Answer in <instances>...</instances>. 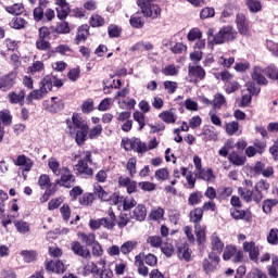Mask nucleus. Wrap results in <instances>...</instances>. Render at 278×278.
Returning a JSON list of instances; mask_svg holds the SVG:
<instances>
[{
  "mask_svg": "<svg viewBox=\"0 0 278 278\" xmlns=\"http://www.w3.org/2000/svg\"><path fill=\"white\" fill-rule=\"evenodd\" d=\"M71 251L77 257H81L83 260H92V253H90V249L83 245L79 241L71 242Z\"/></svg>",
  "mask_w": 278,
  "mask_h": 278,
  "instance_id": "obj_7",
  "label": "nucleus"
},
{
  "mask_svg": "<svg viewBox=\"0 0 278 278\" xmlns=\"http://www.w3.org/2000/svg\"><path fill=\"white\" fill-rule=\"evenodd\" d=\"M233 194V189L231 187H220L217 190V199L219 201H225V199H229Z\"/></svg>",
  "mask_w": 278,
  "mask_h": 278,
  "instance_id": "obj_39",
  "label": "nucleus"
},
{
  "mask_svg": "<svg viewBox=\"0 0 278 278\" xmlns=\"http://www.w3.org/2000/svg\"><path fill=\"white\" fill-rule=\"evenodd\" d=\"M162 73L166 77H175L179 75V70L175 66V64H169L162 70Z\"/></svg>",
  "mask_w": 278,
  "mask_h": 278,
  "instance_id": "obj_47",
  "label": "nucleus"
},
{
  "mask_svg": "<svg viewBox=\"0 0 278 278\" xmlns=\"http://www.w3.org/2000/svg\"><path fill=\"white\" fill-rule=\"evenodd\" d=\"M25 94H27L25 89H21L18 93H16L15 91L10 92L8 94V98L12 105H25Z\"/></svg>",
  "mask_w": 278,
  "mask_h": 278,
  "instance_id": "obj_14",
  "label": "nucleus"
},
{
  "mask_svg": "<svg viewBox=\"0 0 278 278\" xmlns=\"http://www.w3.org/2000/svg\"><path fill=\"white\" fill-rule=\"evenodd\" d=\"M218 264H220V256L211 252L208 253V258L203 260L202 267L206 275H211V273H216V270H218Z\"/></svg>",
  "mask_w": 278,
  "mask_h": 278,
  "instance_id": "obj_4",
  "label": "nucleus"
},
{
  "mask_svg": "<svg viewBox=\"0 0 278 278\" xmlns=\"http://www.w3.org/2000/svg\"><path fill=\"white\" fill-rule=\"evenodd\" d=\"M264 75H266L265 68L255 66L251 77L258 86H268V79Z\"/></svg>",
  "mask_w": 278,
  "mask_h": 278,
  "instance_id": "obj_12",
  "label": "nucleus"
},
{
  "mask_svg": "<svg viewBox=\"0 0 278 278\" xmlns=\"http://www.w3.org/2000/svg\"><path fill=\"white\" fill-rule=\"evenodd\" d=\"M16 84V73L10 72L9 74L0 77V90L3 92H8V90H12Z\"/></svg>",
  "mask_w": 278,
  "mask_h": 278,
  "instance_id": "obj_9",
  "label": "nucleus"
},
{
  "mask_svg": "<svg viewBox=\"0 0 278 278\" xmlns=\"http://www.w3.org/2000/svg\"><path fill=\"white\" fill-rule=\"evenodd\" d=\"M270 189V184L268 181L261 179L256 185L254 186V191H242L241 189V195H243V201L245 203H251L253 201L254 203H262V199H264V193L262 192H268Z\"/></svg>",
  "mask_w": 278,
  "mask_h": 278,
  "instance_id": "obj_2",
  "label": "nucleus"
},
{
  "mask_svg": "<svg viewBox=\"0 0 278 278\" xmlns=\"http://www.w3.org/2000/svg\"><path fill=\"white\" fill-rule=\"evenodd\" d=\"M46 270L50 273H56L58 275H62L64 273V263L62 261H48L46 262Z\"/></svg>",
  "mask_w": 278,
  "mask_h": 278,
  "instance_id": "obj_19",
  "label": "nucleus"
},
{
  "mask_svg": "<svg viewBox=\"0 0 278 278\" xmlns=\"http://www.w3.org/2000/svg\"><path fill=\"white\" fill-rule=\"evenodd\" d=\"M48 166L55 177H60L62 169H60V162H58V159L50 157L48 160Z\"/></svg>",
  "mask_w": 278,
  "mask_h": 278,
  "instance_id": "obj_36",
  "label": "nucleus"
},
{
  "mask_svg": "<svg viewBox=\"0 0 278 278\" xmlns=\"http://www.w3.org/2000/svg\"><path fill=\"white\" fill-rule=\"evenodd\" d=\"M148 244H150V247H153L154 249H160V247H162V237L160 236H150L147 239Z\"/></svg>",
  "mask_w": 278,
  "mask_h": 278,
  "instance_id": "obj_57",
  "label": "nucleus"
},
{
  "mask_svg": "<svg viewBox=\"0 0 278 278\" xmlns=\"http://www.w3.org/2000/svg\"><path fill=\"white\" fill-rule=\"evenodd\" d=\"M163 86L168 94H175V92H177V88H179V85L177 84V81H173V80H165L163 83Z\"/></svg>",
  "mask_w": 278,
  "mask_h": 278,
  "instance_id": "obj_50",
  "label": "nucleus"
},
{
  "mask_svg": "<svg viewBox=\"0 0 278 278\" xmlns=\"http://www.w3.org/2000/svg\"><path fill=\"white\" fill-rule=\"evenodd\" d=\"M123 210L124 212H129V210H132V207H136L138 205V202H136V199L131 197L123 198Z\"/></svg>",
  "mask_w": 278,
  "mask_h": 278,
  "instance_id": "obj_43",
  "label": "nucleus"
},
{
  "mask_svg": "<svg viewBox=\"0 0 278 278\" xmlns=\"http://www.w3.org/2000/svg\"><path fill=\"white\" fill-rule=\"evenodd\" d=\"M130 216L135 220H138L139 223H142V220H144L147 218V206H144L143 204H138L132 210V213H131Z\"/></svg>",
  "mask_w": 278,
  "mask_h": 278,
  "instance_id": "obj_20",
  "label": "nucleus"
},
{
  "mask_svg": "<svg viewBox=\"0 0 278 278\" xmlns=\"http://www.w3.org/2000/svg\"><path fill=\"white\" fill-rule=\"evenodd\" d=\"M245 86L249 94H251L252 97H254V94H257L262 90V88H260V85L255 84L254 81H250Z\"/></svg>",
  "mask_w": 278,
  "mask_h": 278,
  "instance_id": "obj_63",
  "label": "nucleus"
},
{
  "mask_svg": "<svg viewBox=\"0 0 278 278\" xmlns=\"http://www.w3.org/2000/svg\"><path fill=\"white\" fill-rule=\"evenodd\" d=\"M136 247H138V242L126 241L121 245V253H123V255H129V253H131Z\"/></svg>",
  "mask_w": 278,
  "mask_h": 278,
  "instance_id": "obj_40",
  "label": "nucleus"
},
{
  "mask_svg": "<svg viewBox=\"0 0 278 278\" xmlns=\"http://www.w3.org/2000/svg\"><path fill=\"white\" fill-rule=\"evenodd\" d=\"M90 29V26L88 25H81L80 27H78V34L76 35L75 38V45H79V42L84 41L86 42L87 38L86 35L88 34Z\"/></svg>",
  "mask_w": 278,
  "mask_h": 278,
  "instance_id": "obj_30",
  "label": "nucleus"
},
{
  "mask_svg": "<svg viewBox=\"0 0 278 278\" xmlns=\"http://www.w3.org/2000/svg\"><path fill=\"white\" fill-rule=\"evenodd\" d=\"M102 269L99 270V267L97 266V264L92 263L91 264V273H93V275H99L100 278H113L114 277V271H112V269L108 266H105V261H101Z\"/></svg>",
  "mask_w": 278,
  "mask_h": 278,
  "instance_id": "obj_10",
  "label": "nucleus"
},
{
  "mask_svg": "<svg viewBox=\"0 0 278 278\" xmlns=\"http://www.w3.org/2000/svg\"><path fill=\"white\" fill-rule=\"evenodd\" d=\"M228 162L235 166H244L247 164V157L241 156L238 152H231L228 154Z\"/></svg>",
  "mask_w": 278,
  "mask_h": 278,
  "instance_id": "obj_27",
  "label": "nucleus"
},
{
  "mask_svg": "<svg viewBox=\"0 0 278 278\" xmlns=\"http://www.w3.org/2000/svg\"><path fill=\"white\" fill-rule=\"evenodd\" d=\"M191 255H192V251H190V248L187 244L178 247L179 260H185V262H190Z\"/></svg>",
  "mask_w": 278,
  "mask_h": 278,
  "instance_id": "obj_33",
  "label": "nucleus"
},
{
  "mask_svg": "<svg viewBox=\"0 0 278 278\" xmlns=\"http://www.w3.org/2000/svg\"><path fill=\"white\" fill-rule=\"evenodd\" d=\"M157 181H166L169 177L168 168H160L154 174Z\"/></svg>",
  "mask_w": 278,
  "mask_h": 278,
  "instance_id": "obj_59",
  "label": "nucleus"
},
{
  "mask_svg": "<svg viewBox=\"0 0 278 278\" xmlns=\"http://www.w3.org/2000/svg\"><path fill=\"white\" fill-rule=\"evenodd\" d=\"M90 25L91 27H103L105 25V18L101 15H93L90 17Z\"/></svg>",
  "mask_w": 278,
  "mask_h": 278,
  "instance_id": "obj_56",
  "label": "nucleus"
},
{
  "mask_svg": "<svg viewBox=\"0 0 278 278\" xmlns=\"http://www.w3.org/2000/svg\"><path fill=\"white\" fill-rule=\"evenodd\" d=\"M62 203H64V198L62 197L52 199L48 203V210L50 212H53V210H58V207H60Z\"/></svg>",
  "mask_w": 278,
  "mask_h": 278,
  "instance_id": "obj_62",
  "label": "nucleus"
},
{
  "mask_svg": "<svg viewBox=\"0 0 278 278\" xmlns=\"http://www.w3.org/2000/svg\"><path fill=\"white\" fill-rule=\"evenodd\" d=\"M67 132L70 136H74L76 144L81 147L88 136L90 140L99 138L103 134V126L98 124L96 127L91 128L88 126V122L84 119L78 113H73L72 118L66 119Z\"/></svg>",
  "mask_w": 278,
  "mask_h": 278,
  "instance_id": "obj_1",
  "label": "nucleus"
},
{
  "mask_svg": "<svg viewBox=\"0 0 278 278\" xmlns=\"http://www.w3.org/2000/svg\"><path fill=\"white\" fill-rule=\"evenodd\" d=\"M225 131L228 136H240L242 134V129H240V124L236 121L227 123Z\"/></svg>",
  "mask_w": 278,
  "mask_h": 278,
  "instance_id": "obj_24",
  "label": "nucleus"
},
{
  "mask_svg": "<svg viewBox=\"0 0 278 278\" xmlns=\"http://www.w3.org/2000/svg\"><path fill=\"white\" fill-rule=\"evenodd\" d=\"M135 266L138 268V273L142 277L149 276V267L144 265V253H140L135 256Z\"/></svg>",
  "mask_w": 278,
  "mask_h": 278,
  "instance_id": "obj_17",
  "label": "nucleus"
},
{
  "mask_svg": "<svg viewBox=\"0 0 278 278\" xmlns=\"http://www.w3.org/2000/svg\"><path fill=\"white\" fill-rule=\"evenodd\" d=\"M80 205L88 206L91 203H94V194L93 193H84L79 198Z\"/></svg>",
  "mask_w": 278,
  "mask_h": 278,
  "instance_id": "obj_52",
  "label": "nucleus"
},
{
  "mask_svg": "<svg viewBox=\"0 0 278 278\" xmlns=\"http://www.w3.org/2000/svg\"><path fill=\"white\" fill-rule=\"evenodd\" d=\"M5 10H7V12H9V14L20 16V14H22L24 12L25 7H23V4H21V3H15L13 5L7 7Z\"/></svg>",
  "mask_w": 278,
  "mask_h": 278,
  "instance_id": "obj_44",
  "label": "nucleus"
},
{
  "mask_svg": "<svg viewBox=\"0 0 278 278\" xmlns=\"http://www.w3.org/2000/svg\"><path fill=\"white\" fill-rule=\"evenodd\" d=\"M267 242L271 244V247H277L278 244V229L271 228L267 235Z\"/></svg>",
  "mask_w": 278,
  "mask_h": 278,
  "instance_id": "obj_48",
  "label": "nucleus"
},
{
  "mask_svg": "<svg viewBox=\"0 0 278 278\" xmlns=\"http://www.w3.org/2000/svg\"><path fill=\"white\" fill-rule=\"evenodd\" d=\"M68 14H71V7L68 5V3L61 4L59 5V8H56V16L58 18H60V21H64V18H66Z\"/></svg>",
  "mask_w": 278,
  "mask_h": 278,
  "instance_id": "obj_38",
  "label": "nucleus"
},
{
  "mask_svg": "<svg viewBox=\"0 0 278 278\" xmlns=\"http://www.w3.org/2000/svg\"><path fill=\"white\" fill-rule=\"evenodd\" d=\"M60 176L61 179L55 180L58 186H61V188H73V184H75V175H73V172H71L68 167H62Z\"/></svg>",
  "mask_w": 278,
  "mask_h": 278,
  "instance_id": "obj_5",
  "label": "nucleus"
},
{
  "mask_svg": "<svg viewBox=\"0 0 278 278\" xmlns=\"http://www.w3.org/2000/svg\"><path fill=\"white\" fill-rule=\"evenodd\" d=\"M15 166H24V173H29L34 168V161L25 154H20L14 161Z\"/></svg>",
  "mask_w": 278,
  "mask_h": 278,
  "instance_id": "obj_13",
  "label": "nucleus"
},
{
  "mask_svg": "<svg viewBox=\"0 0 278 278\" xmlns=\"http://www.w3.org/2000/svg\"><path fill=\"white\" fill-rule=\"evenodd\" d=\"M189 218L191 223L195 225H201V220H203V210L201 207H195L189 213Z\"/></svg>",
  "mask_w": 278,
  "mask_h": 278,
  "instance_id": "obj_28",
  "label": "nucleus"
},
{
  "mask_svg": "<svg viewBox=\"0 0 278 278\" xmlns=\"http://www.w3.org/2000/svg\"><path fill=\"white\" fill-rule=\"evenodd\" d=\"M238 38V30L231 25L223 26L214 36V45H225V42H233Z\"/></svg>",
  "mask_w": 278,
  "mask_h": 278,
  "instance_id": "obj_3",
  "label": "nucleus"
},
{
  "mask_svg": "<svg viewBox=\"0 0 278 278\" xmlns=\"http://www.w3.org/2000/svg\"><path fill=\"white\" fill-rule=\"evenodd\" d=\"M25 25H27V21L23 17H15L10 23L12 29H25Z\"/></svg>",
  "mask_w": 278,
  "mask_h": 278,
  "instance_id": "obj_49",
  "label": "nucleus"
},
{
  "mask_svg": "<svg viewBox=\"0 0 278 278\" xmlns=\"http://www.w3.org/2000/svg\"><path fill=\"white\" fill-rule=\"evenodd\" d=\"M45 108L51 114H58V112H62V110H64V101L58 99V97H52L50 104Z\"/></svg>",
  "mask_w": 278,
  "mask_h": 278,
  "instance_id": "obj_15",
  "label": "nucleus"
},
{
  "mask_svg": "<svg viewBox=\"0 0 278 278\" xmlns=\"http://www.w3.org/2000/svg\"><path fill=\"white\" fill-rule=\"evenodd\" d=\"M93 192L94 194H97L98 199H101L102 201H110L111 197H110V192L104 191L103 187L99 184H96L93 186Z\"/></svg>",
  "mask_w": 278,
  "mask_h": 278,
  "instance_id": "obj_32",
  "label": "nucleus"
},
{
  "mask_svg": "<svg viewBox=\"0 0 278 278\" xmlns=\"http://www.w3.org/2000/svg\"><path fill=\"white\" fill-rule=\"evenodd\" d=\"M77 236L86 247H92L97 243V235L94 232H77Z\"/></svg>",
  "mask_w": 278,
  "mask_h": 278,
  "instance_id": "obj_22",
  "label": "nucleus"
},
{
  "mask_svg": "<svg viewBox=\"0 0 278 278\" xmlns=\"http://www.w3.org/2000/svg\"><path fill=\"white\" fill-rule=\"evenodd\" d=\"M36 49L39 51H49V49H51V43L47 41V39L38 38L36 40Z\"/></svg>",
  "mask_w": 278,
  "mask_h": 278,
  "instance_id": "obj_58",
  "label": "nucleus"
},
{
  "mask_svg": "<svg viewBox=\"0 0 278 278\" xmlns=\"http://www.w3.org/2000/svg\"><path fill=\"white\" fill-rule=\"evenodd\" d=\"M60 214L63 220H65V223H68V220H71V206H68V204H63L60 207Z\"/></svg>",
  "mask_w": 278,
  "mask_h": 278,
  "instance_id": "obj_61",
  "label": "nucleus"
},
{
  "mask_svg": "<svg viewBox=\"0 0 278 278\" xmlns=\"http://www.w3.org/2000/svg\"><path fill=\"white\" fill-rule=\"evenodd\" d=\"M91 247H92L91 255H93V257H102L103 256V247L101 245V243H99V241L93 243Z\"/></svg>",
  "mask_w": 278,
  "mask_h": 278,
  "instance_id": "obj_60",
  "label": "nucleus"
},
{
  "mask_svg": "<svg viewBox=\"0 0 278 278\" xmlns=\"http://www.w3.org/2000/svg\"><path fill=\"white\" fill-rule=\"evenodd\" d=\"M159 118H161V121H163V123H166L167 125H173L174 123H177V115H175L173 110L163 111L159 114Z\"/></svg>",
  "mask_w": 278,
  "mask_h": 278,
  "instance_id": "obj_26",
  "label": "nucleus"
},
{
  "mask_svg": "<svg viewBox=\"0 0 278 278\" xmlns=\"http://www.w3.org/2000/svg\"><path fill=\"white\" fill-rule=\"evenodd\" d=\"M231 216L235 218V220H245V223L251 222V213L247 211H240V210H230Z\"/></svg>",
  "mask_w": 278,
  "mask_h": 278,
  "instance_id": "obj_29",
  "label": "nucleus"
},
{
  "mask_svg": "<svg viewBox=\"0 0 278 278\" xmlns=\"http://www.w3.org/2000/svg\"><path fill=\"white\" fill-rule=\"evenodd\" d=\"M203 201V192L201 191H194L190 193L188 198V205H191L194 207V205H199Z\"/></svg>",
  "mask_w": 278,
  "mask_h": 278,
  "instance_id": "obj_34",
  "label": "nucleus"
},
{
  "mask_svg": "<svg viewBox=\"0 0 278 278\" xmlns=\"http://www.w3.org/2000/svg\"><path fill=\"white\" fill-rule=\"evenodd\" d=\"M129 24L135 29H142L144 27V18H142V16L132 15L129 20Z\"/></svg>",
  "mask_w": 278,
  "mask_h": 278,
  "instance_id": "obj_45",
  "label": "nucleus"
},
{
  "mask_svg": "<svg viewBox=\"0 0 278 278\" xmlns=\"http://www.w3.org/2000/svg\"><path fill=\"white\" fill-rule=\"evenodd\" d=\"M54 31L56 34H68L71 31V28L68 27L67 22H61L56 24Z\"/></svg>",
  "mask_w": 278,
  "mask_h": 278,
  "instance_id": "obj_64",
  "label": "nucleus"
},
{
  "mask_svg": "<svg viewBox=\"0 0 278 278\" xmlns=\"http://www.w3.org/2000/svg\"><path fill=\"white\" fill-rule=\"evenodd\" d=\"M15 228L18 233H29L30 231L29 223L23 220L15 222Z\"/></svg>",
  "mask_w": 278,
  "mask_h": 278,
  "instance_id": "obj_51",
  "label": "nucleus"
},
{
  "mask_svg": "<svg viewBox=\"0 0 278 278\" xmlns=\"http://www.w3.org/2000/svg\"><path fill=\"white\" fill-rule=\"evenodd\" d=\"M195 177L198 179H202L203 181H214L216 179V176H214V172L212 168H202L199 172L195 173Z\"/></svg>",
  "mask_w": 278,
  "mask_h": 278,
  "instance_id": "obj_25",
  "label": "nucleus"
},
{
  "mask_svg": "<svg viewBox=\"0 0 278 278\" xmlns=\"http://www.w3.org/2000/svg\"><path fill=\"white\" fill-rule=\"evenodd\" d=\"M188 76L191 83L203 81L205 79V70L201 65H189Z\"/></svg>",
  "mask_w": 278,
  "mask_h": 278,
  "instance_id": "obj_8",
  "label": "nucleus"
},
{
  "mask_svg": "<svg viewBox=\"0 0 278 278\" xmlns=\"http://www.w3.org/2000/svg\"><path fill=\"white\" fill-rule=\"evenodd\" d=\"M245 5L252 14L262 12V2L260 0H247Z\"/></svg>",
  "mask_w": 278,
  "mask_h": 278,
  "instance_id": "obj_35",
  "label": "nucleus"
},
{
  "mask_svg": "<svg viewBox=\"0 0 278 278\" xmlns=\"http://www.w3.org/2000/svg\"><path fill=\"white\" fill-rule=\"evenodd\" d=\"M237 250L236 245H227L224 250L223 260H225V262L229 261L233 257Z\"/></svg>",
  "mask_w": 278,
  "mask_h": 278,
  "instance_id": "obj_55",
  "label": "nucleus"
},
{
  "mask_svg": "<svg viewBox=\"0 0 278 278\" xmlns=\"http://www.w3.org/2000/svg\"><path fill=\"white\" fill-rule=\"evenodd\" d=\"M200 136H203L204 142H210V140H216L218 135L216 134V128L214 126L205 125L202 128V132Z\"/></svg>",
  "mask_w": 278,
  "mask_h": 278,
  "instance_id": "obj_18",
  "label": "nucleus"
},
{
  "mask_svg": "<svg viewBox=\"0 0 278 278\" xmlns=\"http://www.w3.org/2000/svg\"><path fill=\"white\" fill-rule=\"evenodd\" d=\"M47 94V91L45 88L39 86V89L33 90L27 97L26 102L33 103L34 101H40V99H45V96Z\"/></svg>",
  "mask_w": 278,
  "mask_h": 278,
  "instance_id": "obj_21",
  "label": "nucleus"
},
{
  "mask_svg": "<svg viewBox=\"0 0 278 278\" xmlns=\"http://www.w3.org/2000/svg\"><path fill=\"white\" fill-rule=\"evenodd\" d=\"M26 264H31V262H36V257H38V252L35 250H24L20 253Z\"/></svg>",
  "mask_w": 278,
  "mask_h": 278,
  "instance_id": "obj_31",
  "label": "nucleus"
},
{
  "mask_svg": "<svg viewBox=\"0 0 278 278\" xmlns=\"http://www.w3.org/2000/svg\"><path fill=\"white\" fill-rule=\"evenodd\" d=\"M76 170L79 173V175H86L87 177H92V175H94V170L88 166L86 160L78 161L76 164Z\"/></svg>",
  "mask_w": 278,
  "mask_h": 278,
  "instance_id": "obj_23",
  "label": "nucleus"
},
{
  "mask_svg": "<svg viewBox=\"0 0 278 278\" xmlns=\"http://www.w3.org/2000/svg\"><path fill=\"white\" fill-rule=\"evenodd\" d=\"M109 216L100 218L101 226L109 231L114 230L116 227V214L112 208L109 210Z\"/></svg>",
  "mask_w": 278,
  "mask_h": 278,
  "instance_id": "obj_11",
  "label": "nucleus"
},
{
  "mask_svg": "<svg viewBox=\"0 0 278 278\" xmlns=\"http://www.w3.org/2000/svg\"><path fill=\"white\" fill-rule=\"evenodd\" d=\"M38 186L41 190H46L47 188H49V186H51V178L49 177V175H41L38 179Z\"/></svg>",
  "mask_w": 278,
  "mask_h": 278,
  "instance_id": "obj_53",
  "label": "nucleus"
},
{
  "mask_svg": "<svg viewBox=\"0 0 278 278\" xmlns=\"http://www.w3.org/2000/svg\"><path fill=\"white\" fill-rule=\"evenodd\" d=\"M164 208L157 207L153 208L150 213L151 220H162L164 218Z\"/></svg>",
  "mask_w": 278,
  "mask_h": 278,
  "instance_id": "obj_54",
  "label": "nucleus"
},
{
  "mask_svg": "<svg viewBox=\"0 0 278 278\" xmlns=\"http://www.w3.org/2000/svg\"><path fill=\"white\" fill-rule=\"evenodd\" d=\"M195 237L198 244H203L205 242V226H201V224H197L195 226Z\"/></svg>",
  "mask_w": 278,
  "mask_h": 278,
  "instance_id": "obj_37",
  "label": "nucleus"
},
{
  "mask_svg": "<svg viewBox=\"0 0 278 278\" xmlns=\"http://www.w3.org/2000/svg\"><path fill=\"white\" fill-rule=\"evenodd\" d=\"M211 249L215 254L223 253V249H225V242H223V240L220 239V237H218V233L216 232L211 236Z\"/></svg>",
  "mask_w": 278,
  "mask_h": 278,
  "instance_id": "obj_16",
  "label": "nucleus"
},
{
  "mask_svg": "<svg viewBox=\"0 0 278 278\" xmlns=\"http://www.w3.org/2000/svg\"><path fill=\"white\" fill-rule=\"evenodd\" d=\"M108 34L110 38H121V34H123V28H121V26L111 24L108 28Z\"/></svg>",
  "mask_w": 278,
  "mask_h": 278,
  "instance_id": "obj_46",
  "label": "nucleus"
},
{
  "mask_svg": "<svg viewBox=\"0 0 278 278\" xmlns=\"http://www.w3.org/2000/svg\"><path fill=\"white\" fill-rule=\"evenodd\" d=\"M39 86L46 90V93H48L53 90V86L55 88H62L64 86V81L54 75H47L40 80Z\"/></svg>",
  "mask_w": 278,
  "mask_h": 278,
  "instance_id": "obj_6",
  "label": "nucleus"
},
{
  "mask_svg": "<svg viewBox=\"0 0 278 278\" xmlns=\"http://www.w3.org/2000/svg\"><path fill=\"white\" fill-rule=\"evenodd\" d=\"M227 103V99L223 93H215L214 99H213V109L215 110H220Z\"/></svg>",
  "mask_w": 278,
  "mask_h": 278,
  "instance_id": "obj_41",
  "label": "nucleus"
},
{
  "mask_svg": "<svg viewBox=\"0 0 278 278\" xmlns=\"http://www.w3.org/2000/svg\"><path fill=\"white\" fill-rule=\"evenodd\" d=\"M132 151L137 153H147V143L140 141L138 138H132Z\"/></svg>",
  "mask_w": 278,
  "mask_h": 278,
  "instance_id": "obj_42",
  "label": "nucleus"
}]
</instances>
